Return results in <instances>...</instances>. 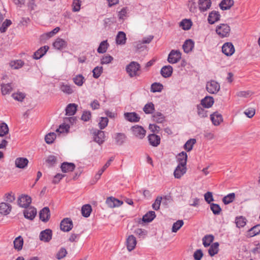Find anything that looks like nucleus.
<instances>
[{"mask_svg":"<svg viewBox=\"0 0 260 260\" xmlns=\"http://www.w3.org/2000/svg\"><path fill=\"white\" fill-rule=\"evenodd\" d=\"M140 65L135 61H132L126 67V71L131 77L139 76L140 74L138 71L140 69Z\"/></svg>","mask_w":260,"mask_h":260,"instance_id":"f257e3e1","label":"nucleus"},{"mask_svg":"<svg viewBox=\"0 0 260 260\" xmlns=\"http://www.w3.org/2000/svg\"><path fill=\"white\" fill-rule=\"evenodd\" d=\"M231 28L227 24H220L217 26L216 28V33L221 37H226L230 35Z\"/></svg>","mask_w":260,"mask_h":260,"instance_id":"f03ea898","label":"nucleus"},{"mask_svg":"<svg viewBox=\"0 0 260 260\" xmlns=\"http://www.w3.org/2000/svg\"><path fill=\"white\" fill-rule=\"evenodd\" d=\"M206 90L210 94H216L220 90L219 84L214 80L207 82L206 84Z\"/></svg>","mask_w":260,"mask_h":260,"instance_id":"7ed1b4c3","label":"nucleus"},{"mask_svg":"<svg viewBox=\"0 0 260 260\" xmlns=\"http://www.w3.org/2000/svg\"><path fill=\"white\" fill-rule=\"evenodd\" d=\"M92 133L94 141L99 145L102 144L105 142L106 136L104 131L93 129Z\"/></svg>","mask_w":260,"mask_h":260,"instance_id":"20e7f679","label":"nucleus"},{"mask_svg":"<svg viewBox=\"0 0 260 260\" xmlns=\"http://www.w3.org/2000/svg\"><path fill=\"white\" fill-rule=\"evenodd\" d=\"M181 58V53L179 50H172L169 53L168 61L170 63L178 62Z\"/></svg>","mask_w":260,"mask_h":260,"instance_id":"39448f33","label":"nucleus"},{"mask_svg":"<svg viewBox=\"0 0 260 260\" xmlns=\"http://www.w3.org/2000/svg\"><path fill=\"white\" fill-rule=\"evenodd\" d=\"M73 222L69 218H64L60 223V230L63 232H69L73 228Z\"/></svg>","mask_w":260,"mask_h":260,"instance_id":"423d86ee","label":"nucleus"},{"mask_svg":"<svg viewBox=\"0 0 260 260\" xmlns=\"http://www.w3.org/2000/svg\"><path fill=\"white\" fill-rule=\"evenodd\" d=\"M31 202V199L27 195H22L18 199V204L22 208H27Z\"/></svg>","mask_w":260,"mask_h":260,"instance_id":"0eeeda50","label":"nucleus"},{"mask_svg":"<svg viewBox=\"0 0 260 260\" xmlns=\"http://www.w3.org/2000/svg\"><path fill=\"white\" fill-rule=\"evenodd\" d=\"M133 135L139 139H143L146 135V131L141 126L135 125L132 127Z\"/></svg>","mask_w":260,"mask_h":260,"instance_id":"6e6552de","label":"nucleus"},{"mask_svg":"<svg viewBox=\"0 0 260 260\" xmlns=\"http://www.w3.org/2000/svg\"><path fill=\"white\" fill-rule=\"evenodd\" d=\"M222 52L226 56H231L235 52L234 45L231 42L224 43L222 47Z\"/></svg>","mask_w":260,"mask_h":260,"instance_id":"1a4fd4ad","label":"nucleus"},{"mask_svg":"<svg viewBox=\"0 0 260 260\" xmlns=\"http://www.w3.org/2000/svg\"><path fill=\"white\" fill-rule=\"evenodd\" d=\"M40 219L43 222H47L50 218V211L47 207L43 208L39 212Z\"/></svg>","mask_w":260,"mask_h":260,"instance_id":"9d476101","label":"nucleus"},{"mask_svg":"<svg viewBox=\"0 0 260 260\" xmlns=\"http://www.w3.org/2000/svg\"><path fill=\"white\" fill-rule=\"evenodd\" d=\"M52 232L50 229H46L40 233L39 238L41 241L49 242L52 239Z\"/></svg>","mask_w":260,"mask_h":260,"instance_id":"9b49d317","label":"nucleus"},{"mask_svg":"<svg viewBox=\"0 0 260 260\" xmlns=\"http://www.w3.org/2000/svg\"><path fill=\"white\" fill-rule=\"evenodd\" d=\"M23 214L25 218L29 220H32L37 214V210L33 207L26 208L23 211Z\"/></svg>","mask_w":260,"mask_h":260,"instance_id":"f8f14e48","label":"nucleus"},{"mask_svg":"<svg viewBox=\"0 0 260 260\" xmlns=\"http://www.w3.org/2000/svg\"><path fill=\"white\" fill-rule=\"evenodd\" d=\"M148 139L150 145L153 147L158 146L160 143V137L154 134L149 135Z\"/></svg>","mask_w":260,"mask_h":260,"instance_id":"ddd939ff","label":"nucleus"},{"mask_svg":"<svg viewBox=\"0 0 260 260\" xmlns=\"http://www.w3.org/2000/svg\"><path fill=\"white\" fill-rule=\"evenodd\" d=\"M106 203L110 208H114L120 206L123 202L113 197H109L107 199Z\"/></svg>","mask_w":260,"mask_h":260,"instance_id":"4468645a","label":"nucleus"},{"mask_svg":"<svg viewBox=\"0 0 260 260\" xmlns=\"http://www.w3.org/2000/svg\"><path fill=\"white\" fill-rule=\"evenodd\" d=\"M186 170V166H181L178 164L174 172V177L177 179L180 178L185 174Z\"/></svg>","mask_w":260,"mask_h":260,"instance_id":"2eb2a0df","label":"nucleus"},{"mask_svg":"<svg viewBox=\"0 0 260 260\" xmlns=\"http://www.w3.org/2000/svg\"><path fill=\"white\" fill-rule=\"evenodd\" d=\"M220 15L218 11H213L209 14L208 21L209 24H213L219 20Z\"/></svg>","mask_w":260,"mask_h":260,"instance_id":"dca6fc26","label":"nucleus"},{"mask_svg":"<svg viewBox=\"0 0 260 260\" xmlns=\"http://www.w3.org/2000/svg\"><path fill=\"white\" fill-rule=\"evenodd\" d=\"M126 120L132 122H137L140 120V117L135 112H126L124 114Z\"/></svg>","mask_w":260,"mask_h":260,"instance_id":"f3484780","label":"nucleus"},{"mask_svg":"<svg viewBox=\"0 0 260 260\" xmlns=\"http://www.w3.org/2000/svg\"><path fill=\"white\" fill-rule=\"evenodd\" d=\"M126 246L129 251L133 250L136 247L137 240L133 235L128 236L126 239Z\"/></svg>","mask_w":260,"mask_h":260,"instance_id":"a211bd4d","label":"nucleus"},{"mask_svg":"<svg viewBox=\"0 0 260 260\" xmlns=\"http://www.w3.org/2000/svg\"><path fill=\"white\" fill-rule=\"evenodd\" d=\"M126 138V135L124 133H117L115 134L114 139L116 144L119 146L123 145L125 143Z\"/></svg>","mask_w":260,"mask_h":260,"instance_id":"6ab92c4d","label":"nucleus"},{"mask_svg":"<svg viewBox=\"0 0 260 260\" xmlns=\"http://www.w3.org/2000/svg\"><path fill=\"white\" fill-rule=\"evenodd\" d=\"M48 49L49 47L48 46H44L41 47L34 53L33 58L35 59L41 58L46 54Z\"/></svg>","mask_w":260,"mask_h":260,"instance_id":"aec40b11","label":"nucleus"},{"mask_svg":"<svg viewBox=\"0 0 260 260\" xmlns=\"http://www.w3.org/2000/svg\"><path fill=\"white\" fill-rule=\"evenodd\" d=\"M59 88L63 93L70 94L74 92V90L71 86L66 82H60Z\"/></svg>","mask_w":260,"mask_h":260,"instance_id":"412c9836","label":"nucleus"},{"mask_svg":"<svg viewBox=\"0 0 260 260\" xmlns=\"http://www.w3.org/2000/svg\"><path fill=\"white\" fill-rule=\"evenodd\" d=\"M199 7L201 12H204L209 9L211 5V0H199Z\"/></svg>","mask_w":260,"mask_h":260,"instance_id":"4be33fe9","label":"nucleus"},{"mask_svg":"<svg viewBox=\"0 0 260 260\" xmlns=\"http://www.w3.org/2000/svg\"><path fill=\"white\" fill-rule=\"evenodd\" d=\"M214 102L213 97L207 96L201 100V105L204 108H209L213 105Z\"/></svg>","mask_w":260,"mask_h":260,"instance_id":"5701e85b","label":"nucleus"},{"mask_svg":"<svg viewBox=\"0 0 260 260\" xmlns=\"http://www.w3.org/2000/svg\"><path fill=\"white\" fill-rule=\"evenodd\" d=\"M211 120L214 125H218L222 121V115L218 112H214L210 115Z\"/></svg>","mask_w":260,"mask_h":260,"instance_id":"b1692460","label":"nucleus"},{"mask_svg":"<svg viewBox=\"0 0 260 260\" xmlns=\"http://www.w3.org/2000/svg\"><path fill=\"white\" fill-rule=\"evenodd\" d=\"M28 163V160L26 158L18 157L16 159L15 164L17 168L20 169H24Z\"/></svg>","mask_w":260,"mask_h":260,"instance_id":"393cba45","label":"nucleus"},{"mask_svg":"<svg viewBox=\"0 0 260 260\" xmlns=\"http://www.w3.org/2000/svg\"><path fill=\"white\" fill-rule=\"evenodd\" d=\"M172 72L173 68L170 65L164 66L160 70V74L164 78L170 77L172 74Z\"/></svg>","mask_w":260,"mask_h":260,"instance_id":"a878e982","label":"nucleus"},{"mask_svg":"<svg viewBox=\"0 0 260 260\" xmlns=\"http://www.w3.org/2000/svg\"><path fill=\"white\" fill-rule=\"evenodd\" d=\"M12 207L8 204L2 202L0 204V213L3 215H7L11 211Z\"/></svg>","mask_w":260,"mask_h":260,"instance_id":"bb28decb","label":"nucleus"},{"mask_svg":"<svg viewBox=\"0 0 260 260\" xmlns=\"http://www.w3.org/2000/svg\"><path fill=\"white\" fill-rule=\"evenodd\" d=\"M60 168L63 173H67L73 171L75 166L73 163L64 162L61 164Z\"/></svg>","mask_w":260,"mask_h":260,"instance_id":"cd10ccee","label":"nucleus"},{"mask_svg":"<svg viewBox=\"0 0 260 260\" xmlns=\"http://www.w3.org/2000/svg\"><path fill=\"white\" fill-rule=\"evenodd\" d=\"M183 49L185 53H189L194 47V42L191 39L187 40L183 45Z\"/></svg>","mask_w":260,"mask_h":260,"instance_id":"c85d7f7f","label":"nucleus"},{"mask_svg":"<svg viewBox=\"0 0 260 260\" xmlns=\"http://www.w3.org/2000/svg\"><path fill=\"white\" fill-rule=\"evenodd\" d=\"M126 35L123 31H119L116 37V42L117 45H124L126 43Z\"/></svg>","mask_w":260,"mask_h":260,"instance_id":"c756f323","label":"nucleus"},{"mask_svg":"<svg viewBox=\"0 0 260 260\" xmlns=\"http://www.w3.org/2000/svg\"><path fill=\"white\" fill-rule=\"evenodd\" d=\"M233 5V0H222L219 4V7L221 10H226L230 9Z\"/></svg>","mask_w":260,"mask_h":260,"instance_id":"7c9ffc66","label":"nucleus"},{"mask_svg":"<svg viewBox=\"0 0 260 260\" xmlns=\"http://www.w3.org/2000/svg\"><path fill=\"white\" fill-rule=\"evenodd\" d=\"M187 159V153L184 151L178 154L177 156V161L178 162V164L181 166H186Z\"/></svg>","mask_w":260,"mask_h":260,"instance_id":"2f4dec72","label":"nucleus"},{"mask_svg":"<svg viewBox=\"0 0 260 260\" xmlns=\"http://www.w3.org/2000/svg\"><path fill=\"white\" fill-rule=\"evenodd\" d=\"M76 111L77 105L75 104H69L66 108V114L68 116H73Z\"/></svg>","mask_w":260,"mask_h":260,"instance_id":"473e14b6","label":"nucleus"},{"mask_svg":"<svg viewBox=\"0 0 260 260\" xmlns=\"http://www.w3.org/2000/svg\"><path fill=\"white\" fill-rule=\"evenodd\" d=\"M67 46V42L63 39L57 38L53 43L55 48L60 50L65 48Z\"/></svg>","mask_w":260,"mask_h":260,"instance_id":"72a5a7b5","label":"nucleus"},{"mask_svg":"<svg viewBox=\"0 0 260 260\" xmlns=\"http://www.w3.org/2000/svg\"><path fill=\"white\" fill-rule=\"evenodd\" d=\"M155 217V212L150 211L143 216L142 220L144 222H149L152 221Z\"/></svg>","mask_w":260,"mask_h":260,"instance_id":"f704fd0d","label":"nucleus"},{"mask_svg":"<svg viewBox=\"0 0 260 260\" xmlns=\"http://www.w3.org/2000/svg\"><path fill=\"white\" fill-rule=\"evenodd\" d=\"M12 88L11 83L1 84V91L3 95L9 94L11 92Z\"/></svg>","mask_w":260,"mask_h":260,"instance_id":"c9c22d12","label":"nucleus"},{"mask_svg":"<svg viewBox=\"0 0 260 260\" xmlns=\"http://www.w3.org/2000/svg\"><path fill=\"white\" fill-rule=\"evenodd\" d=\"M14 247L15 249H17L18 250H20L22 249V246L23 244V240L21 236H19L14 240Z\"/></svg>","mask_w":260,"mask_h":260,"instance_id":"e433bc0d","label":"nucleus"},{"mask_svg":"<svg viewBox=\"0 0 260 260\" xmlns=\"http://www.w3.org/2000/svg\"><path fill=\"white\" fill-rule=\"evenodd\" d=\"M153 120L157 123H161L165 119V117L160 112H157L152 115Z\"/></svg>","mask_w":260,"mask_h":260,"instance_id":"4c0bfd02","label":"nucleus"},{"mask_svg":"<svg viewBox=\"0 0 260 260\" xmlns=\"http://www.w3.org/2000/svg\"><path fill=\"white\" fill-rule=\"evenodd\" d=\"M109 46V44L107 40L102 41L97 49V51L99 53H104L107 51V50Z\"/></svg>","mask_w":260,"mask_h":260,"instance_id":"58836bf2","label":"nucleus"},{"mask_svg":"<svg viewBox=\"0 0 260 260\" xmlns=\"http://www.w3.org/2000/svg\"><path fill=\"white\" fill-rule=\"evenodd\" d=\"M259 234H260V224L253 226L248 231V235L250 237L256 236Z\"/></svg>","mask_w":260,"mask_h":260,"instance_id":"ea45409f","label":"nucleus"},{"mask_svg":"<svg viewBox=\"0 0 260 260\" xmlns=\"http://www.w3.org/2000/svg\"><path fill=\"white\" fill-rule=\"evenodd\" d=\"M218 246L219 244L218 242H215L211 245L208 249V253L211 256H213L218 253Z\"/></svg>","mask_w":260,"mask_h":260,"instance_id":"a19ab883","label":"nucleus"},{"mask_svg":"<svg viewBox=\"0 0 260 260\" xmlns=\"http://www.w3.org/2000/svg\"><path fill=\"white\" fill-rule=\"evenodd\" d=\"M235 199V193H231L222 198V202L225 205H228L233 202Z\"/></svg>","mask_w":260,"mask_h":260,"instance_id":"79ce46f5","label":"nucleus"},{"mask_svg":"<svg viewBox=\"0 0 260 260\" xmlns=\"http://www.w3.org/2000/svg\"><path fill=\"white\" fill-rule=\"evenodd\" d=\"M154 110V105L151 102L146 104L143 108L144 112L147 114L153 113Z\"/></svg>","mask_w":260,"mask_h":260,"instance_id":"37998d69","label":"nucleus"},{"mask_svg":"<svg viewBox=\"0 0 260 260\" xmlns=\"http://www.w3.org/2000/svg\"><path fill=\"white\" fill-rule=\"evenodd\" d=\"M191 25L192 22L189 19H183L180 23V26H181L184 30L189 29Z\"/></svg>","mask_w":260,"mask_h":260,"instance_id":"c03bdc74","label":"nucleus"},{"mask_svg":"<svg viewBox=\"0 0 260 260\" xmlns=\"http://www.w3.org/2000/svg\"><path fill=\"white\" fill-rule=\"evenodd\" d=\"M214 240L213 236L211 235H206L204 236L202 239L203 244L205 247H207L210 245V244Z\"/></svg>","mask_w":260,"mask_h":260,"instance_id":"a18cd8bd","label":"nucleus"},{"mask_svg":"<svg viewBox=\"0 0 260 260\" xmlns=\"http://www.w3.org/2000/svg\"><path fill=\"white\" fill-rule=\"evenodd\" d=\"M163 89V85L160 83L155 82L152 84L150 91L152 92H160Z\"/></svg>","mask_w":260,"mask_h":260,"instance_id":"49530a36","label":"nucleus"},{"mask_svg":"<svg viewBox=\"0 0 260 260\" xmlns=\"http://www.w3.org/2000/svg\"><path fill=\"white\" fill-rule=\"evenodd\" d=\"M9 133V127L8 125L2 122L0 124V137H4Z\"/></svg>","mask_w":260,"mask_h":260,"instance_id":"de8ad7c7","label":"nucleus"},{"mask_svg":"<svg viewBox=\"0 0 260 260\" xmlns=\"http://www.w3.org/2000/svg\"><path fill=\"white\" fill-rule=\"evenodd\" d=\"M196 140L195 139H190L184 144V148L187 151L192 150L193 145L196 143Z\"/></svg>","mask_w":260,"mask_h":260,"instance_id":"09e8293b","label":"nucleus"},{"mask_svg":"<svg viewBox=\"0 0 260 260\" xmlns=\"http://www.w3.org/2000/svg\"><path fill=\"white\" fill-rule=\"evenodd\" d=\"M201 105H197V113L198 115L201 118L207 117V111L205 110Z\"/></svg>","mask_w":260,"mask_h":260,"instance_id":"8fccbe9b","label":"nucleus"},{"mask_svg":"<svg viewBox=\"0 0 260 260\" xmlns=\"http://www.w3.org/2000/svg\"><path fill=\"white\" fill-rule=\"evenodd\" d=\"M210 209L215 215H219L221 211L220 206L215 203H211L210 204Z\"/></svg>","mask_w":260,"mask_h":260,"instance_id":"3c124183","label":"nucleus"},{"mask_svg":"<svg viewBox=\"0 0 260 260\" xmlns=\"http://www.w3.org/2000/svg\"><path fill=\"white\" fill-rule=\"evenodd\" d=\"M56 134L54 132L50 133L46 135L45 140L47 144H51L56 138Z\"/></svg>","mask_w":260,"mask_h":260,"instance_id":"603ef678","label":"nucleus"},{"mask_svg":"<svg viewBox=\"0 0 260 260\" xmlns=\"http://www.w3.org/2000/svg\"><path fill=\"white\" fill-rule=\"evenodd\" d=\"M10 64L11 67L13 69H18L23 66L24 62L21 60H16L15 61H11Z\"/></svg>","mask_w":260,"mask_h":260,"instance_id":"864d4df0","label":"nucleus"},{"mask_svg":"<svg viewBox=\"0 0 260 260\" xmlns=\"http://www.w3.org/2000/svg\"><path fill=\"white\" fill-rule=\"evenodd\" d=\"M184 222L182 220H178L175 223H174L172 231L174 233L177 232L183 225Z\"/></svg>","mask_w":260,"mask_h":260,"instance_id":"5fc2aeb1","label":"nucleus"},{"mask_svg":"<svg viewBox=\"0 0 260 260\" xmlns=\"http://www.w3.org/2000/svg\"><path fill=\"white\" fill-rule=\"evenodd\" d=\"M237 226L238 228L243 227L246 224V219L243 216L237 217L235 220Z\"/></svg>","mask_w":260,"mask_h":260,"instance_id":"6e6d98bb","label":"nucleus"},{"mask_svg":"<svg viewBox=\"0 0 260 260\" xmlns=\"http://www.w3.org/2000/svg\"><path fill=\"white\" fill-rule=\"evenodd\" d=\"M70 126L68 125V123H66L63 121V123L59 126V128L56 129V132L59 133L67 132Z\"/></svg>","mask_w":260,"mask_h":260,"instance_id":"4d7b16f0","label":"nucleus"},{"mask_svg":"<svg viewBox=\"0 0 260 260\" xmlns=\"http://www.w3.org/2000/svg\"><path fill=\"white\" fill-rule=\"evenodd\" d=\"M49 167L53 166L56 162V157L54 155H49L46 160Z\"/></svg>","mask_w":260,"mask_h":260,"instance_id":"13d9d810","label":"nucleus"},{"mask_svg":"<svg viewBox=\"0 0 260 260\" xmlns=\"http://www.w3.org/2000/svg\"><path fill=\"white\" fill-rule=\"evenodd\" d=\"M109 120L107 117H101L99 125L101 129L105 128L108 125Z\"/></svg>","mask_w":260,"mask_h":260,"instance_id":"bf43d9fd","label":"nucleus"},{"mask_svg":"<svg viewBox=\"0 0 260 260\" xmlns=\"http://www.w3.org/2000/svg\"><path fill=\"white\" fill-rule=\"evenodd\" d=\"M93 76L95 78H98L103 72L102 67H96L92 71Z\"/></svg>","mask_w":260,"mask_h":260,"instance_id":"052dcab7","label":"nucleus"},{"mask_svg":"<svg viewBox=\"0 0 260 260\" xmlns=\"http://www.w3.org/2000/svg\"><path fill=\"white\" fill-rule=\"evenodd\" d=\"M127 8H123L121 11L118 12V17L120 20H124L127 17Z\"/></svg>","mask_w":260,"mask_h":260,"instance_id":"680f3d73","label":"nucleus"},{"mask_svg":"<svg viewBox=\"0 0 260 260\" xmlns=\"http://www.w3.org/2000/svg\"><path fill=\"white\" fill-rule=\"evenodd\" d=\"M12 23L10 20L6 19L2 24L0 27V31L1 32H4L6 31L8 26H9Z\"/></svg>","mask_w":260,"mask_h":260,"instance_id":"e2e57ef3","label":"nucleus"},{"mask_svg":"<svg viewBox=\"0 0 260 260\" xmlns=\"http://www.w3.org/2000/svg\"><path fill=\"white\" fill-rule=\"evenodd\" d=\"M162 200V197L158 196L154 203L152 204V208L155 210H158L159 209V207Z\"/></svg>","mask_w":260,"mask_h":260,"instance_id":"0e129e2a","label":"nucleus"},{"mask_svg":"<svg viewBox=\"0 0 260 260\" xmlns=\"http://www.w3.org/2000/svg\"><path fill=\"white\" fill-rule=\"evenodd\" d=\"M12 96L18 101L22 102L24 99L25 95L24 93L22 92H17L12 94Z\"/></svg>","mask_w":260,"mask_h":260,"instance_id":"69168bd1","label":"nucleus"},{"mask_svg":"<svg viewBox=\"0 0 260 260\" xmlns=\"http://www.w3.org/2000/svg\"><path fill=\"white\" fill-rule=\"evenodd\" d=\"M73 11L74 12H78L81 9L80 0H74L72 4Z\"/></svg>","mask_w":260,"mask_h":260,"instance_id":"338daca9","label":"nucleus"},{"mask_svg":"<svg viewBox=\"0 0 260 260\" xmlns=\"http://www.w3.org/2000/svg\"><path fill=\"white\" fill-rule=\"evenodd\" d=\"M113 59V58L112 56H111L110 55H106L102 57V58L101 60V63L102 64H108L111 62Z\"/></svg>","mask_w":260,"mask_h":260,"instance_id":"774afa93","label":"nucleus"}]
</instances>
